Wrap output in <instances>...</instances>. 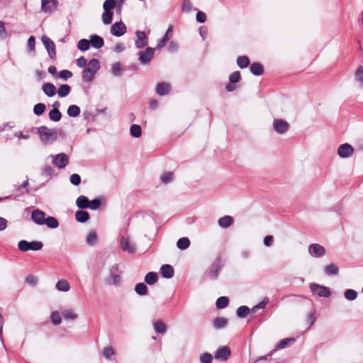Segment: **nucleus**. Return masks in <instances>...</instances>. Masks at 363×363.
<instances>
[{
	"instance_id": "obj_1",
	"label": "nucleus",
	"mask_w": 363,
	"mask_h": 363,
	"mask_svg": "<svg viewBox=\"0 0 363 363\" xmlns=\"http://www.w3.org/2000/svg\"><path fill=\"white\" fill-rule=\"evenodd\" d=\"M36 129L40 140L44 143L54 142L57 138V130L56 129H50L45 125H42Z\"/></svg>"
},
{
	"instance_id": "obj_2",
	"label": "nucleus",
	"mask_w": 363,
	"mask_h": 363,
	"mask_svg": "<svg viewBox=\"0 0 363 363\" xmlns=\"http://www.w3.org/2000/svg\"><path fill=\"white\" fill-rule=\"evenodd\" d=\"M224 265V262L220 258H217L212 265L206 270V275L211 280L218 277L219 273Z\"/></svg>"
},
{
	"instance_id": "obj_3",
	"label": "nucleus",
	"mask_w": 363,
	"mask_h": 363,
	"mask_svg": "<svg viewBox=\"0 0 363 363\" xmlns=\"http://www.w3.org/2000/svg\"><path fill=\"white\" fill-rule=\"evenodd\" d=\"M145 237L147 238L148 242L146 244V247H150L151 242L155 240L157 233V228L153 221H151L147 224L145 229Z\"/></svg>"
},
{
	"instance_id": "obj_4",
	"label": "nucleus",
	"mask_w": 363,
	"mask_h": 363,
	"mask_svg": "<svg viewBox=\"0 0 363 363\" xmlns=\"http://www.w3.org/2000/svg\"><path fill=\"white\" fill-rule=\"evenodd\" d=\"M310 289L313 294H317L320 297L328 298L331 296L329 288L315 283L310 284Z\"/></svg>"
},
{
	"instance_id": "obj_5",
	"label": "nucleus",
	"mask_w": 363,
	"mask_h": 363,
	"mask_svg": "<svg viewBox=\"0 0 363 363\" xmlns=\"http://www.w3.org/2000/svg\"><path fill=\"white\" fill-rule=\"evenodd\" d=\"M155 54V49L152 48H147L145 51H139L138 55L139 56V61L143 65L150 63Z\"/></svg>"
},
{
	"instance_id": "obj_6",
	"label": "nucleus",
	"mask_w": 363,
	"mask_h": 363,
	"mask_svg": "<svg viewBox=\"0 0 363 363\" xmlns=\"http://www.w3.org/2000/svg\"><path fill=\"white\" fill-rule=\"evenodd\" d=\"M43 247V244L40 241L21 240L18 245V250H41Z\"/></svg>"
},
{
	"instance_id": "obj_7",
	"label": "nucleus",
	"mask_w": 363,
	"mask_h": 363,
	"mask_svg": "<svg viewBox=\"0 0 363 363\" xmlns=\"http://www.w3.org/2000/svg\"><path fill=\"white\" fill-rule=\"evenodd\" d=\"M273 128L279 134H284L289 129V123L283 119H274L273 121Z\"/></svg>"
},
{
	"instance_id": "obj_8",
	"label": "nucleus",
	"mask_w": 363,
	"mask_h": 363,
	"mask_svg": "<svg viewBox=\"0 0 363 363\" xmlns=\"http://www.w3.org/2000/svg\"><path fill=\"white\" fill-rule=\"evenodd\" d=\"M57 0H41V10L46 13H52L57 9Z\"/></svg>"
},
{
	"instance_id": "obj_9",
	"label": "nucleus",
	"mask_w": 363,
	"mask_h": 363,
	"mask_svg": "<svg viewBox=\"0 0 363 363\" xmlns=\"http://www.w3.org/2000/svg\"><path fill=\"white\" fill-rule=\"evenodd\" d=\"M41 40L44 46L45 47L49 56L52 59L55 57V45L53 41L47 35H43Z\"/></svg>"
},
{
	"instance_id": "obj_10",
	"label": "nucleus",
	"mask_w": 363,
	"mask_h": 363,
	"mask_svg": "<svg viewBox=\"0 0 363 363\" xmlns=\"http://www.w3.org/2000/svg\"><path fill=\"white\" fill-rule=\"evenodd\" d=\"M126 31V26L122 21L114 23L111 28V33L116 37L122 36Z\"/></svg>"
},
{
	"instance_id": "obj_11",
	"label": "nucleus",
	"mask_w": 363,
	"mask_h": 363,
	"mask_svg": "<svg viewBox=\"0 0 363 363\" xmlns=\"http://www.w3.org/2000/svg\"><path fill=\"white\" fill-rule=\"evenodd\" d=\"M52 163L59 169H63L69 163V157L65 153L57 154L54 157Z\"/></svg>"
},
{
	"instance_id": "obj_12",
	"label": "nucleus",
	"mask_w": 363,
	"mask_h": 363,
	"mask_svg": "<svg viewBox=\"0 0 363 363\" xmlns=\"http://www.w3.org/2000/svg\"><path fill=\"white\" fill-rule=\"evenodd\" d=\"M353 152H354L353 147L348 143H345V144L340 145L337 149V155L341 158L349 157L353 154Z\"/></svg>"
},
{
	"instance_id": "obj_13",
	"label": "nucleus",
	"mask_w": 363,
	"mask_h": 363,
	"mask_svg": "<svg viewBox=\"0 0 363 363\" xmlns=\"http://www.w3.org/2000/svg\"><path fill=\"white\" fill-rule=\"evenodd\" d=\"M135 45L137 48H143L148 44V37L144 31L138 30L135 33Z\"/></svg>"
},
{
	"instance_id": "obj_14",
	"label": "nucleus",
	"mask_w": 363,
	"mask_h": 363,
	"mask_svg": "<svg viewBox=\"0 0 363 363\" xmlns=\"http://www.w3.org/2000/svg\"><path fill=\"white\" fill-rule=\"evenodd\" d=\"M110 277L107 279L106 281L108 284L118 285L121 282V277L118 274V267L117 265L113 266L110 270Z\"/></svg>"
},
{
	"instance_id": "obj_15",
	"label": "nucleus",
	"mask_w": 363,
	"mask_h": 363,
	"mask_svg": "<svg viewBox=\"0 0 363 363\" xmlns=\"http://www.w3.org/2000/svg\"><path fill=\"white\" fill-rule=\"evenodd\" d=\"M241 79V75L239 71L233 72L229 77L230 82L226 85L225 89L228 91H233L236 89L235 83Z\"/></svg>"
},
{
	"instance_id": "obj_16",
	"label": "nucleus",
	"mask_w": 363,
	"mask_h": 363,
	"mask_svg": "<svg viewBox=\"0 0 363 363\" xmlns=\"http://www.w3.org/2000/svg\"><path fill=\"white\" fill-rule=\"evenodd\" d=\"M230 356V350L227 346H223L217 350L215 358L220 361H226Z\"/></svg>"
},
{
	"instance_id": "obj_17",
	"label": "nucleus",
	"mask_w": 363,
	"mask_h": 363,
	"mask_svg": "<svg viewBox=\"0 0 363 363\" xmlns=\"http://www.w3.org/2000/svg\"><path fill=\"white\" fill-rule=\"evenodd\" d=\"M120 245L121 250H135L136 246L128 235H123L121 238Z\"/></svg>"
},
{
	"instance_id": "obj_18",
	"label": "nucleus",
	"mask_w": 363,
	"mask_h": 363,
	"mask_svg": "<svg viewBox=\"0 0 363 363\" xmlns=\"http://www.w3.org/2000/svg\"><path fill=\"white\" fill-rule=\"evenodd\" d=\"M31 218L34 223L38 225H44V220H45V213L44 211L36 209L34 210L31 213Z\"/></svg>"
},
{
	"instance_id": "obj_19",
	"label": "nucleus",
	"mask_w": 363,
	"mask_h": 363,
	"mask_svg": "<svg viewBox=\"0 0 363 363\" xmlns=\"http://www.w3.org/2000/svg\"><path fill=\"white\" fill-rule=\"evenodd\" d=\"M160 273L162 277L165 279H171L174 277V270L170 264H163L160 268Z\"/></svg>"
},
{
	"instance_id": "obj_20",
	"label": "nucleus",
	"mask_w": 363,
	"mask_h": 363,
	"mask_svg": "<svg viewBox=\"0 0 363 363\" xmlns=\"http://www.w3.org/2000/svg\"><path fill=\"white\" fill-rule=\"evenodd\" d=\"M171 89V85L167 82H160L157 84L156 92L160 96L167 94Z\"/></svg>"
},
{
	"instance_id": "obj_21",
	"label": "nucleus",
	"mask_w": 363,
	"mask_h": 363,
	"mask_svg": "<svg viewBox=\"0 0 363 363\" xmlns=\"http://www.w3.org/2000/svg\"><path fill=\"white\" fill-rule=\"evenodd\" d=\"M91 45L96 49L102 48L104 45V40L103 38L97 35H91L90 36Z\"/></svg>"
},
{
	"instance_id": "obj_22",
	"label": "nucleus",
	"mask_w": 363,
	"mask_h": 363,
	"mask_svg": "<svg viewBox=\"0 0 363 363\" xmlns=\"http://www.w3.org/2000/svg\"><path fill=\"white\" fill-rule=\"evenodd\" d=\"M42 89L43 93L48 97H52L56 94L55 85L49 82L45 83L42 86Z\"/></svg>"
},
{
	"instance_id": "obj_23",
	"label": "nucleus",
	"mask_w": 363,
	"mask_h": 363,
	"mask_svg": "<svg viewBox=\"0 0 363 363\" xmlns=\"http://www.w3.org/2000/svg\"><path fill=\"white\" fill-rule=\"evenodd\" d=\"M233 223V218L230 216H225L221 217L218 220V224L220 228H229Z\"/></svg>"
},
{
	"instance_id": "obj_24",
	"label": "nucleus",
	"mask_w": 363,
	"mask_h": 363,
	"mask_svg": "<svg viewBox=\"0 0 363 363\" xmlns=\"http://www.w3.org/2000/svg\"><path fill=\"white\" fill-rule=\"evenodd\" d=\"M250 72L255 76H260L264 73L263 66L259 62H254L250 65Z\"/></svg>"
},
{
	"instance_id": "obj_25",
	"label": "nucleus",
	"mask_w": 363,
	"mask_h": 363,
	"mask_svg": "<svg viewBox=\"0 0 363 363\" xmlns=\"http://www.w3.org/2000/svg\"><path fill=\"white\" fill-rule=\"evenodd\" d=\"M228 320L224 317L216 318L213 320V327L216 329H223L228 325Z\"/></svg>"
},
{
	"instance_id": "obj_26",
	"label": "nucleus",
	"mask_w": 363,
	"mask_h": 363,
	"mask_svg": "<svg viewBox=\"0 0 363 363\" xmlns=\"http://www.w3.org/2000/svg\"><path fill=\"white\" fill-rule=\"evenodd\" d=\"M77 206L80 209L88 208L89 204V199L85 196H79L76 201Z\"/></svg>"
},
{
	"instance_id": "obj_27",
	"label": "nucleus",
	"mask_w": 363,
	"mask_h": 363,
	"mask_svg": "<svg viewBox=\"0 0 363 363\" xmlns=\"http://www.w3.org/2000/svg\"><path fill=\"white\" fill-rule=\"evenodd\" d=\"M90 216L88 212L79 210L75 213V218L79 223H85L89 219Z\"/></svg>"
},
{
	"instance_id": "obj_28",
	"label": "nucleus",
	"mask_w": 363,
	"mask_h": 363,
	"mask_svg": "<svg viewBox=\"0 0 363 363\" xmlns=\"http://www.w3.org/2000/svg\"><path fill=\"white\" fill-rule=\"evenodd\" d=\"M56 289L60 291L67 292L70 289L69 283L66 279L59 280L56 285Z\"/></svg>"
},
{
	"instance_id": "obj_29",
	"label": "nucleus",
	"mask_w": 363,
	"mask_h": 363,
	"mask_svg": "<svg viewBox=\"0 0 363 363\" xmlns=\"http://www.w3.org/2000/svg\"><path fill=\"white\" fill-rule=\"evenodd\" d=\"M100 68V63L97 59L91 60L88 64L86 69H89L90 71L94 72L95 74L98 72Z\"/></svg>"
},
{
	"instance_id": "obj_30",
	"label": "nucleus",
	"mask_w": 363,
	"mask_h": 363,
	"mask_svg": "<svg viewBox=\"0 0 363 363\" xmlns=\"http://www.w3.org/2000/svg\"><path fill=\"white\" fill-rule=\"evenodd\" d=\"M71 91V87L68 84H62L57 89L59 97H66Z\"/></svg>"
},
{
	"instance_id": "obj_31",
	"label": "nucleus",
	"mask_w": 363,
	"mask_h": 363,
	"mask_svg": "<svg viewBox=\"0 0 363 363\" xmlns=\"http://www.w3.org/2000/svg\"><path fill=\"white\" fill-rule=\"evenodd\" d=\"M157 280V274L153 272H148L145 277V281L149 285L155 284Z\"/></svg>"
},
{
	"instance_id": "obj_32",
	"label": "nucleus",
	"mask_w": 363,
	"mask_h": 363,
	"mask_svg": "<svg viewBox=\"0 0 363 363\" xmlns=\"http://www.w3.org/2000/svg\"><path fill=\"white\" fill-rule=\"evenodd\" d=\"M44 225L50 228H56L59 226V222L55 217L49 216L44 220Z\"/></svg>"
},
{
	"instance_id": "obj_33",
	"label": "nucleus",
	"mask_w": 363,
	"mask_h": 363,
	"mask_svg": "<svg viewBox=\"0 0 363 363\" xmlns=\"http://www.w3.org/2000/svg\"><path fill=\"white\" fill-rule=\"evenodd\" d=\"M95 73L90 71L89 69H84L83 71H82V80L83 82H90L93 80L94 76H95Z\"/></svg>"
},
{
	"instance_id": "obj_34",
	"label": "nucleus",
	"mask_w": 363,
	"mask_h": 363,
	"mask_svg": "<svg viewBox=\"0 0 363 363\" xmlns=\"http://www.w3.org/2000/svg\"><path fill=\"white\" fill-rule=\"evenodd\" d=\"M295 342L294 338H285L281 340L276 345V349H283Z\"/></svg>"
},
{
	"instance_id": "obj_35",
	"label": "nucleus",
	"mask_w": 363,
	"mask_h": 363,
	"mask_svg": "<svg viewBox=\"0 0 363 363\" xmlns=\"http://www.w3.org/2000/svg\"><path fill=\"white\" fill-rule=\"evenodd\" d=\"M238 66L240 69H245L250 65V60L247 56H240L237 58Z\"/></svg>"
},
{
	"instance_id": "obj_36",
	"label": "nucleus",
	"mask_w": 363,
	"mask_h": 363,
	"mask_svg": "<svg viewBox=\"0 0 363 363\" xmlns=\"http://www.w3.org/2000/svg\"><path fill=\"white\" fill-rule=\"evenodd\" d=\"M190 245V240L188 238H179L177 242V246L179 250H186Z\"/></svg>"
},
{
	"instance_id": "obj_37",
	"label": "nucleus",
	"mask_w": 363,
	"mask_h": 363,
	"mask_svg": "<svg viewBox=\"0 0 363 363\" xmlns=\"http://www.w3.org/2000/svg\"><path fill=\"white\" fill-rule=\"evenodd\" d=\"M135 291L140 296H144L147 293V287L144 283H138L135 286Z\"/></svg>"
},
{
	"instance_id": "obj_38",
	"label": "nucleus",
	"mask_w": 363,
	"mask_h": 363,
	"mask_svg": "<svg viewBox=\"0 0 363 363\" xmlns=\"http://www.w3.org/2000/svg\"><path fill=\"white\" fill-rule=\"evenodd\" d=\"M229 303L228 298L226 296L219 297L216 303V307L218 309H223L228 306Z\"/></svg>"
},
{
	"instance_id": "obj_39",
	"label": "nucleus",
	"mask_w": 363,
	"mask_h": 363,
	"mask_svg": "<svg viewBox=\"0 0 363 363\" xmlns=\"http://www.w3.org/2000/svg\"><path fill=\"white\" fill-rule=\"evenodd\" d=\"M80 108L77 105H70L67 108V114L70 117H77L80 114Z\"/></svg>"
},
{
	"instance_id": "obj_40",
	"label": "nucleus",
	"mask_w": 363,
	"mask_h": 363,
	"mask_svg": "<svg viewBox=\"0 0 363 363\" xmlns=\"http://www.w3.org/2000/svg\"><path fill=\"white\" fill-rule=\"evenodd\" d=\"M130 135L134 138H139L142 134V129L140 125L133 124L130 128Z\"/></svg>"
},
{
	"instance_id": "obj_41",
	"label": "nucleus",
	"mask_w": 363,
	"mask_h": 363,
	"mask_svg": "<svg viewBox=\"0 0 363 363\" xmlns=\"http://www.w3.org/2000/svg\"><path fill=\"white\" fill-rule=\"evenodd\" d=\"M49 118L51 121H55V122H57L59 121L61 118H62V113L61 112L59 111V109H52L50 112H49Z\"/></svg>"
},
{
	"instance_id": "obj_42",
	"label": "nucleus",
	"mask_w": 363,
	"mask_h": 363,
	"mask_svg": "<svg viewBox=\"0 0 363 363\" xmlns=\"http://www.w3.org/2000/svg\"><path fill=\"white\" fill-rule=\"evenodd\" d=\"M249 313L250 308L245 306H240L236 311L237 315L240 318H245Z\"/></svg>"
},
{
	"instance_id": "obj_43",
	"label": "nucleus",
	"mask_w": 363,
	"mask_h": 363,
	"mask_svg": "<svg viewBox=\"0 0 363 363\" xmlns=\"http://www.w3.org/2000/svg\"><path fill=\"white\" fill-rule=\"evenodd\" d=\"M90 40L82 39L78 42L77 48L81 51H86L90 47Z\"/></svg>"
},
{
	"instance_id": "obj_44",
	"label": "nucleus",
	"mask_w": 363,
	"mask_h": 363,
	"mask_svg": "<svg viewBox=\"0 0 363 363\" xmlns=\"http://www.w3.org/2000/svg\"><path fill=\"white\" fill-rule=\"evenodd\" d=\"M113 13V11H106L102 14V21L105 25H108L112 22Z\"/></svg>"
},
{
	"instance_id": "obj_45",
	"label": "nucleus",
	"mask_w": 363,
	"mask_h": 363,
	"mask_svg": "<svg viewBox=\"0 0 363 363\" xmlns=\"http://www.w3.org/2000/svg\"><path fill=\"white\" fill-rule=\"evenodd\" d=\"M171 32H172V28L169 27L167 29L165 35L157 41V47H156L157 49L162 48L167 43V40H169L168 34Z\"/></svg>"
},
{
	"instance_id": "obj_46",
	"label": "nucleus",
	"mask_w": 363,
	"mask_h": 363,
	"mask_svg": "<svg viewBox=\"0 0 363 363\" xmlns=\"http://www.w3.org/2000/svg\"><path fill=\"white\" fill-rule=\"evenodd\" d=\"M154 329L157 333H164L167 328L165 324L162 321H157L154 323Z\"/></svg>"
},
{
	"instance_id": "obj_47",
	"label": "nucleus",
	"mask_w": 363,
	"mask_h": 363,
	"mask_svg": "<svg viewBox=\"0 0 363 363\" xmlns=\"http://www.w3.org/2000/svg\"><path fill=\"white\" fill-rule=\"evenodd\" d=\"M116 2L115 0H106L103 4V9L104 11H112V10L116 7Z\"/></svg>"
},
{
	"instance_id": "obj_48",
	"label": "nucleus",
	"mask_w": 363,
	"mask_h": 363,
	"mask_svg": "<svg viewBox=\"0 0 363 363\" xmlns=\"http://www.w3.org/2000/svg\"><path fill=\"white\" fill-rule=\"evenodd\" d=\"M111 73L115 77L121 76L122 74V68L120 62L113 64L111 68Z\"/></svg>"
},
{
	"instance_id": "obj_49",
	"label": "nucleus",
	"mask_w": 363,
	"mask_h": 363,
	"mask_svg": "<svg viewBox=\"0 0 363 363\" xmlns=\"http://www.w3.org/2000/svg\"><path fill=\"white\" fill-rule=\"evenodd\" d=\"M45 105L44 104H42V103H39V104H37L34 106V108H33V113L36 115V116H41L45 111Z\"/></svg>"
},
{
	"instance_id": "obj_50",
	"label": "nucleus",
	"mask_w": 363,
	"mask_h": 363,
	"mask_svg": "<svg viewBox=\"0 0 363 363\" xmlns=\"http://www.w3.org/2000/svg\"><path fill=\"white\" fill-rule=\"evenodd\" d=\"M97 239H98V237H97L96 233L93 231V232H90L87 235L86 241L87 244H89V245H93L97 242Z\"/></svg>"
},
{
	"instance_id": "obj_51",
	"label": "nucleus",
	"mask_w": 363,
	"mask_h": 363,
	"mask_svg": "<svg viewBox=\"0 0 363 363\" xmlns=\"http://www.w3.org/2000/svg\"><path fill=\"white\" fill-rule=\"evenodd\" d=\"M325 272L328 275H335L338 273V267L335 264H330L325 267Z\"/></svg>"
},
{
	"instance_id": "obj_52",
	"label": "nucleus",
	"mask_w": 363,
	"mask_h": 363,
	"mask_svg": "<svg viewBox=\"0 0 363 363\" xmlns=\"http://www.w3.org/2000/svg\"><path fill=\"white\" fill-rule=\"evenodd\" d=\"M51 321L54 325H60L62 322L61 316L58 311H53L50 315Z\"/></svg>"
},
{
	"instance_id": "obj_53",
	"label": "nucleus",
	"mask_w": 363,
	"mask_h": 363,
	"mask_svg": "<svg viewBox=\"0 0 363 363\" xmlns=\"http://www.w3.org/2000/svg\"><path fill=\"white\" fill-rule=\"evenodd\" d=\"M355 80L363 86V67L359 66L355 72Z\"/></svg>"
},
{
	"instance_id": "obj_54",
	"label": "nucleus",
	"mask_w": 363,
	"mask_h": 363,
	"mask_svg": "<svg viewBox=\"0 0 363 363\" xmlns=\"http://www.w3.org/2000/svg\"><path fill=\"white\" fill-rule=\"evenodd\" d=\"M101 205V201L99 199H94L92 201H89V204L88 208L91 210H97L100 208Z\"/></svg>"
},
{
	"instance_id": "obj_55",
	"label": "nucleus",
	"mask_w": 363,
	"mask_h": 363,
	"mask_svg": "<svg viewBox=\"0 0 363 363\" xmlns=\"http://www.w3.org/2000/svg\"><path fill=\"white\" fill-rule=\"evenodd\" d=\"M58 77L64 81H67L72 77V72L68 69H63L58 73Z\"/></svg>"
},
{
	"instance_id": "obj_56",
	"label": "nucleus",
	"mask_w": 363,
	"mask_h": 363,
	"mask_svg": "<svg viewBox=\"0 0 363 363\" xmlns=\"http://www.w3.org/2000/svg\"><path fill=\"white\" fill-rule=\"evenodd\" d=\"M357 296V293L352 289H347L345 292V297L349 301H354Z\"/></svg>"
},
{
	"instance_id": "obj_57",
	"label": "nucleus",
	"mask_w": 363,
	"mask_h": 363,
	"mask_svg": "<svg viewBox=\"0 0 363 363\" xmlns=\"http://www.w3.org/2000/svg\"><path fill=\"white\" fill-rule=\"evenodd\" d=\"M62 313L65 319L75 320L77 318V315L72 310H65Z\"/></svg>"
},
{
	"instance_id": "obj_58",
	"label": "nucleus",
	"mask_w": 363,
	"mask_h": 363,
	"mask_svg": "<svg viewBox=\"0 0 363 363\" xmlns=\"http://www.w3.org/2000/svg\"><path fill=\"white\" fill-rule=\"evenodd\" d=\"M213 357L210 353L206 352L200 356L201 363H211Z\"/></svg>"
},
{
	"instance_id": "obj_59",
	"label": "nucleus",
	"mask_w": 363,
	"mask_h": 363,
	"mask_svg": "<svg viewBox=\"0 0 363 363\" xmlns=\"http://www.w3.org/2000/svg\"><path fill=\"white\" fill-rule=\"evenodd\" d=\"M70 182L74 186H78L81 183V177L78 174H73L69 178Z\"/></svg>"
},
{
	"instance_id": "obj_60",
	"label": "nucleus",
	"mask_w": 363,
	"mask_h": 363,
	"mask_svg": "<svg viewBox=\"0 0 363 363\" xmlns=\"http://www.w3.org/2000/svg\"><path fill=\"white\" fill-rule=\"evenodd\" d=\"M173 173L167 172L161 176V180L164 184H167L173 179Z\"/></svg>"
},
{
	"instance_id": "obj_61",
	"label": "nucleus",
	"mask_w": 363,
	"mask_h": 363,
	"mask_svg": "<svg viewBox=\"0 0 363 363\" xmlns=\"http://www.w3.org/2000/svg\"><path fill=\"white\" fill-rule=\"evenodd\" d=\"M114 354V350L111 347H106L103 350V355L105 358H110Z\"/></svg>"
},
{
	"instance_id": "obj_62",
	"label": "nucleus",
	"mask_w": 363,
	"mask_h": 363,
	"mask_svg": "<svg viewBox=\"0 0 363 363\" xmlns=\"http://www.w3.org/2000/svg\"><path fill=\"white\" fill-rule=\"evenodd\" d=\"M26 281L30 285L35 286L38 283V278L34 275L29 274L26 277Z\"/></svg>"
},
{
	"instance_id": "obj_63",
	"label": "nucleus",
	"mask_w": 363,
	"mask_h": 363,
	"mask_svg": "<svg viewBox=\"0 0 363 363\" xmlns=\"http://www.w3.org/2000/svg\"><path fill=\"white\" fill-rule=\"evenodd\" d=\"M196 19L199 23H204L206 21V15L204 12L199 11L196 13Z\"/></svg>"
},
{
	"instance_id": "obj_64",
	"label": "nucleus",
	"mask_w": 363,
	"mask_h": 363,
	"mask_svg": "<svg viewBox=\"0 0 363 363\" xmlns=\"http://www.w3.org/2000/svg\"><path fill=\"white\" fill-rule=\"evenodd\" d=\"M192 4L190 0H184L182 5V10L184 12H189L191 10Z\"/></svg>"
}]
</instances>
